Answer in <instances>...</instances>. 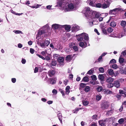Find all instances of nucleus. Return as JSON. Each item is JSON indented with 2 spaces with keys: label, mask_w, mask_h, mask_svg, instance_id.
<instances>
[{
  "label": "nucleus",
  "mask_w": 126,
  "mask_h": 126,
  "mask_svg": "<svg viewBox=\"0 0 126 126\" xmlns=\"http://www.w3.org/2000/svg\"><path fill=\"white\" fill-rule=\"evenodd\" d=\"M89 102L87 101H85L83 102V104L84 106H87L89 104Z\"/></svg>",
  "instance_id": "51"
},
{
  "label": "nucleus",
  "mask_w": 126,
  "mask_h": 126,
  "mask_svg": "<svg viewBox=\"0 0 126 126\" xmlns=\"http://www.w3.org/2000/svg\"><path fill=\"white\" fill-rule=\"evenodd\" d=\"M98 122L101 126H106V120L104 119L100 120Z\"/></svg>",
  "instance_id": "13"
},
{
  "label": "nucleus",
  "mask_w": 126,
  "mask_h": 126,
  "mask_svg": "<svg viewBox=\"0 0 126 126\" xmlns=\"http://www.w3.org/2000/svg\"><path fill=\"white\" fill-rule=\"evenodd\" d=\"M113 29L111 27L109 28L107 30V32L110 33L112 32L113 31Z\"/></svg>",
  "instance_id": "41"
},
{
  "label": "nucleus",
  "mask_w": 126,
  "mask_h": 126,
  "mask_svg": "<svg viewBox=\"0 0 126 126\" xmlns=\"http://www.w3.org/2000/svg\"><path fill=\"white\" fill-rule=\"evenodd\" d=\"M72 2L75 5H78L79 4L80 2V0H73Z\"/></svg>",
  "instance_id": "25"
},
{
  "label": "nucleus",
  "mask_w": 126,
  "mask_h": 126,
  "mask_svg": "<svg viewBox=\"0 0 126 126\" xmlns=\"http://www.w3.org/2000/svg\"><path fill=\"white\" fill-rule=\"evenodd\" d=\"M90 16V18H97L99 16V14L96 12L93 11Z\"/></svg>",
  "instance_id": "7"
},
{
  "label": "nucleus",
  "mask_w": 126,
  "mask_h": 126,
  "mask_svg": "<svg viewBox=\"0 0 126 126\" xmlns=\"http://www.w3.org/2000/svg\"><path fill=\"white\" fill-rule=\"evenodd\" d=\"M56 64L57 63L56 61L55 60H53L51 63V65L53 66H55L56 65Z\"/></svg>",
  "instance_id": "49"
},
{
  "label": "nucleus",
  "mask_w": 126,
  "mask_h": 126,
  "mask_svg": "<svg viewBox=\"0 0 126 126\" xmlns=\"http://www.w3.org/2000/svg\"><path fill=\"white\" fill-rule=\"evenodd\" d=\"M116 62V61L115 60L113 59L110 61V63H115Z\"/></svg>",
  "instance_id": "48"
},
{
  "label": "nucleus",
  "mask_w": 126,
  "mask_h": 126,
  "mask_svg": "<svg viewBox=\"0 0 126 126\" xmlns=\"http://www.w3.org/2000/svg\"><path fill=\"white\" fill-rule=\"evenodd\" d=\"M45 57H44L45 59L44 60H46L47 61H48L50 59V55L49 54H47V55H46V56H45Z\"/></svg>",
  "instance_id": "32"
},
{
  "label": "nucleus",
  "mask_w": 126,
  "mask_h": 126,
  "mask_svg": "<svg viewBox=\"0 0 126 126\" xmlns=\"http://www.w3.org/2000/svg\"><path fill=\"white\" fill-rule=\"evenodd\" d=\"M41 6V5L37 4L36 5L32 6L31 7L32 8H35L36 9L39 7Z\"/></svg>",
  "instance_id": "40"
},
{
  "label": "nucleus",
  "mask_w": 126,
  "mask_h": 126,
  "mask_svg": "<svg viewBox=\"0 0 126 126\" xmlns=\"http://www.w3.org/2000/svg\"><path fill=\"white\" fill-rule=\"evenodd\" d=\"M58 117L61 123H62V113L58 111L57 112Z\"/></svg>",
  "instance_id": "16"
},
{
  "label": "nucleus",
  "mask_w": 126,
  "mask_h": 126,
  "mask_svg": "<svg viewBox=\"0 0 126 126\" xmlns=\"http://www.w3.org/2000/svg\"><path fill=\"white\" fill-rule=\"evenodd\" d=\"M110 0H105V3L102 5V8L103 9H105L109 7Z\"/></svg>",
  "instance_id": "6"
},
{
  "label": "nucleus",
  "mask_w": 126,
  "mask_h": 126,
  "mask_svg": "<svg viewBox=\"0 0 126 126\" xmlns=\"http://www.w3.org/2000/svg\"><path fill=\"white\" fill-rule=\"evenodd\" d=\"M79 26L76 25H73L72 28V32H74L77 31L79 30Z\"/></svg>",
  "instance_id": "12"
},
{
  "label": "nucleus",
  "mask_w": 126,
  "mask_h": 126,
  "mask_svg": "<svg viewBox=\"0 0 126 126\" xmlns=\"http://www.w3.org/2000/svg\"><path fill=\"white\" fill-rule=\"evenodd\" d=\"M90 88L89 86H86L84 88V91L86 92H88L90 90Z\"/></svg>",
  "instance_id": "26"
},
{
  "label": "nucleus",
  "mask_w": 126,
  "mask_h": 126,
  "mask_svg": "<svg viewBox=\"0 0 126 126\" xmlns=\"http://www.w3.org/2000/svg\"><path fill=\"white\" fill-rule=\"evenodd\" d=\"M94 71V69L92 68L87 73V74H88L90 75L93 73V72Z\"/></svg>",
  "instance_id": "37"
},
{
  "label": "nucleus",
  "mask_w": 126,
  "mask_h": 126,
  "mask_svg": "<svg viewBox=\"0 0 126 126\" xmlns=\"http://www.w3.org/2000/svg\"><path fill=\"white\" fill-rule=\"evenodd\" d=\"M52 5H49L47 6L46 7V8L47 9L50 10L51 9V7H52Z\"/></svg>",
  "instance_id": "63"
},
{
  "label": "nucleus",
  "mask_w": 126,
  "mask_h": 126,
  "mask_svg": "<svg viewBox=\"0 0 126 126\" xmlns=\"http://www.w3.org/2000/svg\"><path fill=\"white\" fill-rule=\"evenodd\" d=\"M34 50L33 48H30V52L32 54L34 53Z\"/></svg>",
  "instance_id": "60"
},
{
  "label": "nucleus",
  "mask_w": 126,
  "mask_h": 126,
  "mask_svg": "<svg viewBox=\"0 0 126 126\" xmlns=\"http://www.w3.org/2000/svg\"><path fill=\"white\" fill-rule=\"evenodd\" d=\"M13 32H15L16 34H23L22 32L20 30H15L13 31Z\"/></svg>",
  "instance_id": "33"
},
{
  "label": "nucleus",
  "mask_w": 126,
  "mask_h": 126,
  "mask_svg": "<svg viewBox=\"0 0 126 126\" xmlns=\"http://www.w3.org/2000/svg\"><path fill=\"white\" fill-rule=\"evenodd\" d=\"M76 36L78 41H82L84 39L85 41H87V43H88L89 40L88 34L83 33L78 35H76Z\"/></svg>",
  "instance_id": "1"
},
{
  "label": "nucleus",
  "mask_w": 126,
  "mask_h": 126,
  "mask_svg": "<svg viewBox=\"0 0 126 126\" xmlns=\"http://www.w3.org/2000/svg\"><path fill=\"white\" fill-rule=\"evenodd\" d=\"M62 28H64L66 30L69 31L70 30L71 27L69 26L63 25H62Z\"/></svg>",
  "instance_id": "19"
},
{
  "label": "nucleus",
  "mask_w": 126,
  "mask_h": 126,
  "mask_svg": "<svg viewBox=\"0 0 126 126\" xmlns=\"http://www.w3.org/2000/svg\"><path fill=\"white\" fill-rule=\"evenodd\" d=\"M104 77L102 75L99 74L98 76V78L101 80H103L104 79Z\"/></svg>",
  "instance_id": "34"
},
{
  "label": "nucleus",
  "mask_w": 126,
  "mask_h": 126,
  "mask_svg": "<svg viewBox=\"0 0 126 126\" xmlns=\"http://www.w3.org/2000/svg\"><path fill=\"white\" fill-rule=\"evenodd\" d=\"M100 27L101 28V29L105 28L104 24H100Z\"/></svg>",
  "instance_id": "58"
},
{
  "label": "nucleus",
  "mask_w": 126,
  "mask_h": 126,
  "mask_svg": "<svg viewBox=\"0 0 126 126\" xmlns=\"http://www.w3.org/2000/svg\"><path fill=\"white\" fill-rule=\"evenodd\" d=\"M41 46L43 48L46 47V46L45 43H40Z\"/></svg>",
  "instance_id": "50"
},
{
  "label": "nucleus",
  "mask_w": 126,
  "mask_h": 126,
  "mask_svg": "<svg viewBox=\"0 0 126 126\" xmlns=\"http://www.w3.org/2000/svg\"><path fill=\"white\" fill-rule=\"evenodd\" d=\"M99 71L102 73H103L104 72V69L103 67H99Z\"/></svg>",
  "instance_id": "45"
},
{
  "label": "nucleus",
  "mask_w": 126,
  "mask_h": 126,
  "mask_svg": "<svg viewBox=\"0 0 126 126\" xmlns=\"http://www.w3.org/2000/svg\"><path fill=\"white\" fill-rule=\"evenodd\" d=\"M114 12L113 11V10H110V11L109 12V14H114Z\"/></svg>",
  "instance_id": "64"
},
{
  "label": "nucleus",
  "mask_w": 126,
  "mask_h": 126,
  "mask_svg": "<svg viewBox=\"0 0 126 126\" xmlns=\"http://www.w3.org/2000/svg\"><path fill=\"white\" fill-rule=\"evenodd\" d=\"M102 88L101 86H98L96 88L97 91L100 92L102 91Z\"/></svg>",
  "instance_id": "31"
},
{
  "label": "nucleus",
  "mask_w": 126,
  "mask_h": 126,
  "mask_svg": "<svg viewBox=\"0 0 126 126\" xmlns=\"http://www.w3.org/2000/svg\"><path fill=\"white\" fill-rule=\"evenodd\" d=\"M64 60L63 58L62 57H60L58 59V60L59 63V64L61 66H63V65L64 63L63 61Z\"/></svg>",
  "instance_id": "11"
},
{
  "label": "nucleus",
  "mask_w": 126,
  "mask_h": 126,
  "mask_svg": "<svg viewBox=\"0 0 126 126\" xmlns=\"http://www.w3.org/2000/svg\"><path fill=\"white\" fill-rule=\"evenodd\" d=\"M95 7L98 8H100L102 7V5L100 3H98L97 4H96Z\"/></svg>",
  "instance_id": "42"
},
{
  "label": "nucleus",
  "mask_w": 126,
  "mask_h": 126,
  "mask_svg": "<svg viewBox=\"0 0 126 126\" xmlns=\"http://www.w3.org/2000/svg\"><path fill=\"white\" fill-rule=\"evenodd\" d=\"M96 1V0H88L87 1L90 5L93 7H95Z\"/></svg>",
  "instance_id": "8"
},
{
  "label": "nucleus",
  "mask_w": 126,
  "mask_h": 126,
  "mask_svg": "<svg viewBox=\"0 0 126 126\" xmlns=\"http://www.w3.org/2000/svg\"><path fill=\"white\" fill-rule=\"evenodd\" d=\"M83 80L85 82H87L89 81V78L87 77H85L83 78Z\"/></svg>",
  "instance_id": "43"
},
{
  "label": "nucleus",
  "mask_w": 126,
  "mask_h": 126,
  "mask_svg": "<svg viewBox=\"0 0 126 126\" xmlns=\"http://www.w3.org/2000/svg\"><path fill=\"white\" fill-rule=\"evenodd\" d=\"M114 80V79L111 77H109L106 80V82L108 83H111Z\"/></svg>",
  "instance_id": "17"
},
{
  "label": "nucleus",
  "mask_w": 126,
  "mask_h": 126,
  "mask_svg": "<svg viewBox=\"0 0 126 126\" xmlns=\"http://www.w3.org/2000/svg\"><path fill=\"white\" fill-rule=\"evenodd\" d=\"M107 74L110 76L113 75L114 74L113 70L111 69H109L107 70Z\"/></svg>",
  "instance_id": "15"
},
{
  "label": "nucleus",
  "mask_w": 126,
  "mask_h": 126,
  "mask_svg": "<svg viewBox=\"0 0 126 126\" xmlns=\"http://www.w3.org/2000/svg\"><path fill=\"white\" fill-rule=\"evenodd\" d=\"M71 57L70 55H68L66 57V60L67 61L69 62L71 60Z\"/></svg>",
  "instance_id": "35"
},
{
  "label": "nucleus",
  "mask_w": 126,
  "mask_h": 126,
  "mask_svg": "<svg viewBox=\"0 0 126 126\" xmlns=\"http://www.w3.org/2000/svg\"><path fill=\"white\" fill-rule=\"evenodd\" d=\"M63 2L62 0H58L57 2V5L59 7H61L62 6Z\"/></svg>",
  "instance_id": "23"
},
{
  "label": "nucleus",
  "mask_w": 126,
  "mask_h": 126,
  "mask_svg": "<svg viewBox=\"0 0 126 126\" xmlns=\"http://www.w3.org/2000/svg\"><path fill=\"white\" fill-rule=\"evenodd\" d=\"M113 86L117 88H119L120 85L119 82L117 80L115 81L113 83Z\"/></svg>",
  "instance_id": "14"
},
{
  "label": "nucleus",
  "mask_w": 126,
  "mask_h": 126,
  "mask_svg": "<svg viewBox=\"0 0 126 126\" xmlns=\"http://www.w3.org/2000/svg\"><path fill=\"white\" fill-rule=\"evenodd\" d=\"M52 93L55 94H56L57 93V91L55 89H53L52 91Z\"/></svg>",
  "instance_id": "56"
},
{
  "label": "nucleus",
  "mask_w": 126,
  "mask_h": 126,
  "mask_svg": "<svg viewBox=\"0 0 126 126\" xmlns=\"http://www.w3.org/2000/svg\"><path fill=\"white\" fill-rule=\"evenodd\" d=\"M121 55L123 56L126 55V49L124 51H122L121 53Z\"/></svg>",
  "instance_id": "59"
},
{
  "label": "nucleus",
  "mask_w": 126,
  "mask_h": 126,
  "mask_svg": "<svg viewBox=\"0 0 126 126\" xmlns=\"http://www.w3.org/2000/svg\"><path fill=\"white\" fill-rule=\"evenodd\" d=\"M111 68L113 69H115L118 68V66L116 64H114L112 65Z\"/></svg>",
  "instance_id": "39"
},
{
  "label": "nucleus",
  "mask_w": 126,
  "mask_h": 126,
  "mask_svg": "<svg viewBox=\"0 0 126 126\" xmlns=\"http://www.w3.org/2000/svg\"><path fill=\"white\" fill-rule=\"evenodd\" d=\"M56 79L55 78L50 79L49 80L50 81V83L53 84L56 83Z\"/></svg>",
  "instance_id": "24"
},
{
  "label": "nucleus",
  "mask_w": 126,
  "mask_h": 126,
  "mask_svg": "<svg viewBox=\"0 0 126 126\" xmlns=\"http://www.w3.org/2000/svg\"><path fill=\"white\" fill-rule=\"evenodd\" d=\"M87 41H85L84 43L82 42H81L79 43V45L80 47L82 48H85L87 46Z\"/></svg>",
  "instance_id": "10"
},
{
  "label": "nucleus",
  "mask_w": 126,
  "mask_h": 126,
  "mask_svg": "<svg viewBox=\"0 0 126 126\" xmlns=\"http://www.w3.org/2000/svg\"><path fill=\"white\" fill-rule=\"evenodd\" d=\"M49 27V26L47 24L43 27V29H44L41 30L38 32V34L36 35V39H37V40L36 41L37 43H38L37 42L38 41V40L39 39V38H38V37L41 36L43 37V34L46 33L47 31V29Z\"/></svg>",
  "instance_id": "2"
},
{
  "label": "nucleus",
  "mask_w": 126,
  "mask_h": 126,
  "mask_svg": "<svg viewBox=\"0 0 126 126\" xmlns=\"http://www.w3.org/2000/svg\"><path fill=\"white\" fill-rule=\"evenodd\" d=\"M62 25L58 24H54L52 25V28L54 29H57L59 28H62Z\"/></svg>",
  "instance_id": "9"
},
{
  "label": "nucleus",
  "mask_w": 126,
  "mask_h": 126,
  "mask_svg": "<svg viewBox=\"0 0 126 126\" xmlns=\"http://www.w3.org/2000/svg\"><path fill=\"white\" fill-rule=\"evenodd\" d=\"M113 110L111 109L110 110L107 111L106 115L108 116L111 115L113 113Z\"/></svg>",
  "instance_id": "21"
},
{
  "label": "nucleus",
  "mask_w": 126,
  "mask_h": 126,
  "mask_svg": "<svg viewBox=\"0 0 126 126\" xmlns=\"http://www.w3.org/2000/svg\"><path fill=\"white\" fill-rule=\"evenodd\" d=\"M110 106L109 103L107 101L104 102L102 103L101 107L102 109L105 110L107 109Z\"/></svg>",
  "instance_id": "5"
},
{
  "label": "nucleus",
  "mask_w": 126,
  "mask_h": 126,
  "mask_svg": "<svg viewBox=\"0 0 126 126\" xmlns=\"http://www.w3.org/2000/svg\"><path fill=\"white\" fill-rule=\"evenodd\" d=\"M121 25L123 27H125L126 25V22L125 21H122L121 22Z\"/></svg>",
  "instance_id": "30"
},
{
  "label": "nucleus",
  "mask_w": 126,
  "mask_h": 126,
  "mask_svg": "<svg viewBox=\"0 0 126 126\" xmlns=\"http://www.w3.org/2000/svg\"><path fill=\"white\" fill-rule=\"evenodd\" d=\"M41 54L44 56H46V54H47L46 52L45 51H42L41 52Z\"/></svg>",
  "instance_id": "61"
},
{
  "label": "nucleus",
  "mask_w": 126,
  "mask_h": 126,
  "mask_svg": "<svg viewBox=\"0 0 126 126\" xmlns=\"http://www.w3.org/2000/svg\"><path fill=\"white\" fill-rule=\"evenodd\" d=\"M83 10L84 11H85L84 13L85 15V17L87 18H90V15L92 13L93 11L91 10L89 7H85Z\"/></svg>",
  "instance_id": "4"
},
{
  "label": "nucleus",
  "mask_w": 126,
  "mask_h": 126,
  "mask_svg": "<svg viewBox=\"0 0 126 126\" xmlns=\"http://www.w3.org/2000/svg\"><path fill=\"white\" fill-rule=\"evenodd\" d=\"M67 6L68 8H66L64 9V11L65 12L74 11L76 9V5L72 1H71L70 3Z\"/></svg>",
  "instance_id": "3"
},
{
  "label": "nucleus",
  "mask_w": 126,
  "mask_h": 126,
  "mask_svg": "<svg viewBox=\"0 0 126 126\" xmlns=\"http://www.w3.org/2000/svg\"><path fill=\"white\" fill-rule=\"evenodd\" d=\"M36 55L38 56V57H39L40 58H42L43 60H44L45 59L44 57L42 56H41V55H39V54H36Z\"/></svg>",
  "instance_id": "62"
},
{
  "label": "nucleus",
  "mask_w": 126,
  "mask_h": 126,
  "mask_svg": "<svg viewBox=\"0 0 126 126\" xmlns=\"http://www.w3.org/2000/svg\"><path fill=\"white\" fill-rule=\"evenodd\" d=\"M116 23L114 21L111 22L110 23V26L112 27H114L116 26Z\"/></svg>",
  "instance_id": "27"
},
{
  "label": "nucleus",
  "mask_w": 126,
  "mask_h": 126,
  "mask_svg": "<svg viewBox=\"0 0 126 126\" xmlns=\"http://www.w3.org/2000/svg\"><path fill=\"white\" fill-rule=\"evenodd\" d=\"M97 116L96 115H94L92 116V119L94 120H96L97 118Z\"/></svg>",
  "instance_id": "57"
},
{
  "label": "nucleus",
  "mask_w": 126,
  "mask_h": 126,
  "mask_svg": "<svg viewBox=\"0 0 126 126\" xmlns=\"http://www.w3.org/2000/svg\"><path fill=\"white\" fill-rule=\"evenodd\" d=\"M102 96L100 94H99L96 95V99L97 101H98L100 100Z\"/></svg>",
  "instance_id": "29"
},
{
  "label": "nucleus",
  "mask_w": 126,
  "mask_h": 126,
  "mask_svg": "<svg viewBox=\"0 0 126 126\" xmlns=\"http://www.w3.org/2000/svg\"><path fill=\"white\" fill-rule=\"evenodd\" d=\"M21 62L23 64H25L26 62V60L25 59L23 58L22 59Z\"/></svg>",
  "instance_id": "53"
},
{
  "label": "nucleus",
  "mask_w": 126,
  "mask_h": 126,
  "mask_svg": "<svg viewBox=\"0 0 126 126\" xmlns=\"http://www.w3.org/2000/svg\"><path fill=\"white\" fill-rule=\"evenodd\" d=\"M124 119L123 118H122L119 119L118 121V123L120 124H122L124 122Z\"/></svg>",
  "instance_id": "38"
},
{
  "label": "nucleus",
  "mask_w": 126,
  "mask_h": 126,
  "mask_svg": "<svg viewBox=\"0 0 126 126\" xmlns=\"http://www.w3.org/2000/svg\"><path fill=\"white\" fill-rule=\"evenodd\" d=\"M86 85V84L83 83H80L79 84V89L80 90H81L82 88H85Z\"/></svg>",
  "instance_id": "22"
},
{
  "label": "nucleus",
  "mask_w": 126,
  "mask_h": 126,
  "mask_svg": "<svg viewBox=\"0 0 126 126\" xmlns=\"http://www.w3.org/2000/svg\"><path fill=\"white\" fill-rule=\"evenodd\" d=\"M107 87L109 88H110L113 87V83H110L107 85Z\"/></svg>",
  "instance_id": "36"
},
{
  "label": "nucleus",
  "mask_w": 126,
  "mask_h": 126,
  "mask_svg": "<svg viewBox=\"0 0 126 126\" xmlns=\"http://www.w3.org/2000/svg\"><path fill=\"white\" fill-rule=\"evenodd\" d=\"M70 88V87L68 86H67L65 88V93L66 94H68L70 92L69 90Z\"/></svg>",
  "instance_id": "20"
},
{
  "label": "nucleus",
  "mask_w": 126,
  "mask_h": 126,
  "mask_svg": "<svg viewBox=\"0 0 126 126\" xmlns=\"http://www.w3.org/2000/svg\"><path fill=\"white\" fill-rule=\"evenodd\" d=\"M91 78L93 80H95L97 79L96 76L94 75L91 76Z\"/></svg>",
  "instance_id": "44"
},
{
  "label": "nucleus",
  "mask_w": 126,
  "mask_h": 126,
  "mask_svg": "<svg viewBox=\"0 0 126 126\" xmlns=\"http://www.w3.org/2000/svg\"><path fill=\"white\" fill-rule=\"evenodd\" d=\"M102 32L103 33L106 34H107V31L105 28L102 29Z\"/></svg>",
  "instance_id": "54"
},
{
  "label": "nucleus",
  "mask_w": 126,
  "mask_h": 126,
  "mask_svg": "<svg viewBox=\"0 0 126 126\" xmlns=\"http://www.w3.org/2000/svg\"><path fill=\"white\" fill-rule=\"evenodd\" d=\"M49 40L48 39H46L45 41V43L46 47L47 46L50 44Z\"/></svg>",
  "instance_id": "28"
},
{
  "label": "nucleus",
  "mask_w": 126,
  "mask_h": 126,
  "mask_svg": "<svg viewBox=\"0 0 126 126\" xmlns=\"http://www.w3.org/2000/svg\"><path fill=\"white\" fill-rule=\"evenodd\" d=\"M118 61L121 65L123 66L124 65L123 63H124L125 61L124 59V58H121L120 57Z\"/></svg>",
  "instance_id": "18"
},
{
  "label": "nucleus",
  "mask_w": 126,
  "mask_h": 126,
  "mask_svg": "<svg viewBox=\"0 0 126 126\" xmlns=\"http://www.w3.org/2000/svg\"><path fill=\"white\" fill-rule=\"evenodd\" d=\"M59 90L61 93L62 94L63 96H65L64 91H63V90L61 89H59Z\"/></svg>",
  "instance_id": "47"
},
{
  "label": "nucleus",
  "mask_w": 126,
  "mask_h": 126,
  "mask_svg": "<svg viewBox=\"0 0 126 126\" xmlns=\"http://www.w3.org/2000/svg\"><path fill=\"white\" fill-rule=\"evenodd\" d=\"M75 46V44L74 43H71L69 44V46L71 48H72Z\"/></svg>",
  "instance_id": "46"
},
{
  "label": "nucleus",
  "mask_w": 126,
  "mask_h": 126,
  "mask_svg": "<svg viewBox=\"0 0 126 126\" xmlns=\"http://www.w3.org/2000/svg\"><path fill=\"white\" fill-rule=\"evenodd\" d=\"M79 111V109L78 108H76L75 109L73 110V113H77Z\"/></svg>",
  "instance_id": "55"
},
{
  "label": "nucleus",
  "mask_w": 126,
  "mask_h": 126,
  "mask_svg": "<svg viewBox=\"0 0 126 126\" xmlns=\"http://www.w3.org/2000/svg\"><path fill=\"white\" fill-rule=\"evenodd\" d=\"M72 48L75 51H77L78 50V47L76 46H75Z\"/></svg>",
  "instance_id": "52"
}]
</instances>
